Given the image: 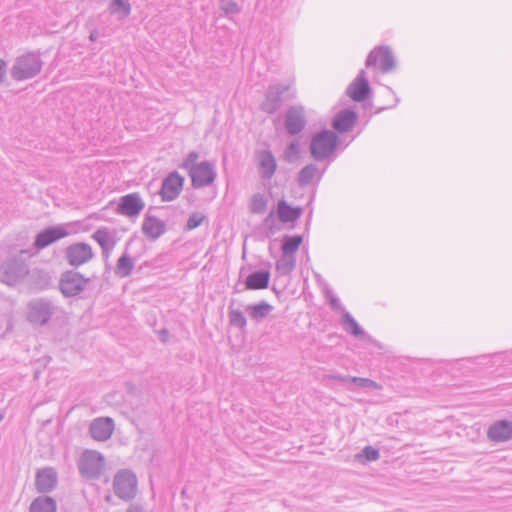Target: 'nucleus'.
Returning <instances> with one entry per match:
<instances>
[{"instance_id": "obj_1", "label": "nucleus", "mask_w": 512, "mask_h": 512, "mask_svg": "<svg viewBox=\"0 0 512 512\" xmlns=\"http://www.w3.org/2000/svg\"><path fill=\"white\" fill-rule=\"evenodd\" d=\"M339 144L336 132L323 129L315 133L309 144V152L316 162L332 161Z\"/></svg>"}, {"instance_id": "obj_2", "label": "nucleus", "mask_w": 512, "mask_h": 512, "mask_svg": "<svg viewBox=\"0 0 512 512\" xmlns=\"http://www.w3.org/2000/svg\"><path fill=\"white\" fill-rule=\"evenodd\" d=\"M62 309L48 298H37L27 304L26 319L33 327H42L58 316Z\"/></svg>"}, {"instance_id": "obj_3", "label": "nucleus", "mask_w": 512, "mask_h": 512, "mask_svg": "<svg viewBox=\"0 0 512 512\" xmlns=\"http://www.w3.org/2000/svg\"><path fill=\"white\" fill-rule=\"evenodd\" d=\"M42 60L36 53L29 52L16 58L10 74L16 81H24L36 77L42 70Z\"/></svg>"}, {"instance_id": "obj_4", "label": "nucleus", "mask_w": 512, "mask_h": 512, "mask_svg": "<svg viewBox=\"0 0 512 512\" xmlns=\"http://www.w3.org/2000/svg\"><path fill=\"white\" fill-rule=\"evenodd\" d=\"M285 94H287L285 98H294L296 96V91L291 84L270 85L265 99L261 103L262 111L268 114L275 113L280 108Z\"/></svg>"}, {"instance_id": "obj_5", "label": "nucleus", "mask_w": 512, "mask_h": 512, "mask_svg": "<svg viewBox=\"0 0 512 512\" xmlns=\"http://www.w3.org/2000/svg\"><path fill=\"white\" fill-rule=\"evenodd\" d=\"M113 490L124 501L132 500L137 492V477L127 469L118 471L113 479Z\"/></svg>"}, {"instance_id": "obj_6", "label": "nucleus", "mask_w": 512, "mask_h": 512, "mask_svg": "<svg viewBox=\"0 0 512 512\" xmlns=\"http://www.w3.org/2000/svg\"><path fill=\"white\" fill-rule=\"evenodd\" d=\"M365 66L378 67L382 73L386 74L395 69L396 59L388 46H378L368 54Z\"/></svg>"}, {"instance_id": "obj_7", "label": "nucleus", "mask_w": 512, "mask_h": 512, "mask_svg": "<svg viewBox=\"0 0 512 512\" xmlns=\"http://www.w3.org/2000/svg\"><path fill=\"white\" fill-rule=\"evenodd\" d=\"M104 467L103 456L93 450H86L80 457L78 468L81 475L87 479H97Z\"/></svg>"}, {"instance_id": "obj_8", "label": "nucleus", "mask_w": 512, "mask_h": 512, "mask_svg": "<svg viewBox=\"0 0 512 512\" xmlns=\"http://www.w3.org/2000/svg\"><path fill=\"white\" fill-rule=\"evenodd\" d=\"M89 281V278H85L79 272L66 271L60 278L59 288L64 296L74 297L86 288Z\"/></svg>"}, {"instance_id": "obj_9", "label": "nucleus", "mask_w": 512, "mask_h": 512, "mask_svg": "<svg viewBox=\"0 0 512 512\" xmlns=\"http://www.w3.org/2000/svg\"><path fill=\"white\" fill-rule=\"evenodd\" d=\"M191 178V185L195 189H201L214 183L217 173L215 165L209 161H202L188 173Z\"/></svg>"}, {"instance_id": "obj_10", "label": "nucleus", "mask_w": 512, "mask_h": 512, "mask_svg": "<svg viewBox=\"0 0 512 512\" xmlns=\"http://www.w3.org/2000/svg\"><path fill=\"white\" fill-rule=\"evenodd\" d=\"M184 177L177 171L169 173L162 181L159 191L161 200L164 202L174 201L179 197L184 186Z\"/></svg>"}, {"instance_id": "obj_11", "label": "nucleus", "mask_w": 512, "mask_h": 512, "mask_svg": "<svg viewBox=\"0 0 512 512\" xmlns=\"http://www.w3.org/2000/svg\"><path fill=\"white\" fill-rule=\"evenodd\" d=\"M94 257L92 247L88 243H75L65 249V258L70 266L79 267Z\"/></svg>"}, {"instance_id": "obj_12", "label": "nucleus", "mask_w": 512, "mask_h": 512, "mask_svg": "<svg viewBox=\"0 0 512 512\" xmlns=\"http://www.w3.org/2000/svg\"><path fill=\"white\" fill-rule=\"evenodd\" d=\"M284 126L289 135H297L306 126V115L303 106H292L285 114Z\"/></svg>"}, {"instance_id": "obj_13", "label": "nucleus", "mask_w": 512, "mask_h": 512, "mask_svg": "<svg viewBox=\"0 0 512 512\" xmlns=\"http://www.w3.org/2000/svg\"><path fill=\"white\" fill-rule=\"evenodd\" d=\"M347 95L356 102H362L368 98L371 88L365 70H360L356 78L349 84Z\"/></svg>"}, {"instance_id": "obj_14", "label": "nucleus", "mask_w": 512, "mask_h": 512, "mask_svg": "<svg viewBox=\"0 0 512 512\" xmlns=\"http://www.w3.org/2000/svg\"><path fill=\"white\" fill-rule=\"evenodd\" d=\"M145 203L138 193H130L120 198L117 212L121 215L134 217L141 213Z\"/></svg>"}, {"instance_id": "obj_15", "label": "nucleus", "mask_w": 512, "mask_h": 512, "mask_svg": "<svg viewBox=\"0 0 512 512\" xmlns=\"http://www.w3.org/2000/svg\"><path fill=\"white\" fill-rule=\"evenodd\" d=\"M58 483V474L53 467H45L37 470L35 487L39 493H49L55 489Z\"/></svg>"}, {"instance_id": "obj_16", "label": "nucleus", "mask_w": 512, "mask_h": 512, "mask_svg": "<svg viewBox=\"0 0 512 512\" xmlns=\"http://www.w3.org/2000/svg\"><path fill=\"white\" fill-rule=\"evenodd\" d=\"M115 425L110 417H98L89 426V433L94 440L106 441L113 434Z\"/></svg>"}, {"instance_id": "obj_17", "label": "nucleus", "mask_w": 512, "mask_h": 512, "mask_svg": "<svg viewBox=\"0 0 512 512\" xmlns=\"http://www.w3.org/2000/svg\"><path fill=\"white\" fill-rule=\"evenodd\" d=\"M68 231L63 226H51L39 232L35 238L34 246L44 249L54 242L68 236Z\"/></svg>"}, {"instance_id": "obj_18", "label": "nucleus", "mask_w": 512, "mask_h": 512, "mask_svg": "<svg viewBox=\"0 0 512 512\" xmlns=\"http://www.w3.org/2000/svg\"><path fill=\"white\" fill-rule=\"evenodd\" d=\"M258 172L263 180H270L275 174L277 162L270 150H261L256 153Z\"/></svg>"}, {"instance_id": "obj_19", "label": "nucleus", "mask_w": 512, "mask_h": 512, "mask_svg": "<svg viewBox=\"0 0 512 512\" xmlns=\"http://www.w3.org/2000/svg\"><path fill=\"white\" fill-rule=\"evenodd\" d=\"M357 119L358 115L355 111L344 109L335 115L332 121V127L336 132L346 133L353 129Z\"/></svg>"}, {"instance_id": "obj_20", "label": "nucleus", "mask_w": 512, "mask_h": 512, "mask_svg": "<svg viewBox=\"0 0 512 512\" xmlns=\"http://www.w3.org/2000/svg\"><path fill=\"white\" fill-rule=\"evenodd\" d=\"M488 438L493 442H505L512 438V422L499 420L493 423L488 431Z\"/></svg>"}, {"instance_id": "obj_21", "label": "nucleus", "mask_w": 512, "mask_h": 512, "mask_svg": "<svg viewBox=\"0 0 512 512\" xmlns=\"http://www.w3.org/2000/svg\"><path fill=\"white\" fill-rule=\"evenodd\" d=\"M166 231V224L163 220L146 215L142 223V232L150 240H157Z\"/></svg>"}, {"instance_id": "obj_22", "label": "nucleus", "mask_w": 512, "mask_h": 512, "mask_svg": "<svg viewBox=\"0 0 512 512\" xmlns=\"http://www.w3.org/2000/svg\"><path fill=\"white\" fill-rule=\"evenodd\" d=\"M324 172L325 169L320 170L318 166L314 163L307 164L298 172L297 182L301 187H305L312 184L314 180H316V182H319Z\"/></svg>"}, {"instance_id": "obj_23", "label": "nucleus", "mask_w": 512, "mask_h": 512, "mask_svg": "<svg viewBox=\"0 0 512 512\" xmlns=\"http://www.w3.org/2000/svg\"><path fill=\"white\" fill-rule=\"evenodd\" d=\"M270 272L268 270H258L249 274L245 280V286L249 290L265 289L269 285Z\"/></svg>"}, {"instance_id": "obj_24", "label": "nucleus", "mask_w": 512, "mask_h": 512, "mask_svg": "<svg viewBox=\"0 0 512 512\" xmlns=\"http://www.w3.org/2000/svg\"><path fill=\"white\" fill-rule=\"evenodd\" d=\"M277 215L282 223L297 221L302 215L300 207H291L285 200H280L277 204Z\"/></svg>"}, {"instance_id": "obj_25", "label": "nucleus", "mask_w": 512, "mask_h": 512, "mask_svg": "<svg viewBox=\"0 0 512 512\" xmlns=\"http://www.w3.org/2000/svg\"><path fill=\"white\" fill-rule=\"evenodd\" d=\"M342 324L344 326V329L353 336L363 337L365 339L371 340L379 348H381L380 344H378L375 340H372L370 336L366 335L365 331L359 326L357 321L349 312H344V314L342 315Z\"/></svg>"}, {"instance_id": "obj_26", "label": "nucleus", "mask_w": 512, "mask_h": 512, "mask_svg": "<svg viewBox=\"0 0 512 512\" xmlns=\"http://www.w3.org/2000/svg\"><path fill=\"white\" fill-rule=\"evenodd\" d=\"M296 267V256L282 253L281 257L277 260L275 268L280 276L290 275Z\"/></svg>"}, {"instance_id": "obj_27", "label": "nucleus", "mask_w": 512, "mask_h": 512, "mask_svg": "<svg viewBox=\"0 0 512 512\" xmlns=\"http://www.w3.org/2000/svg\"><path fill=\"white\" fill-rule=\"evenodd\" d=\"M57 505L53 498L39 496L30 505V512H56Z\"/></svg>"}, {"instance_id": "obj_28", "label": "nucleus", "mask_w": 512, "mask_h": 512, "mask_svg": "<svg viewBox=\"0 0 512 512\" xmlns=\"http://www.w3.org/2000/svg\"><path fill=\"white\" fill-rule=\"evenodd\" d=\"M245 310L253 320L260 321L268 316L273 310V306L262 301L258 304L247 305Z\"/></svg>"}, {"instance_id": "obj_29", "label": "nucleus", "mask_w": 512, "mask_h": 512, "mask_svg": "<svg viewBox=\"0 0 512 512\" xmlns=\"http://www.w3.org/2000/svg\"><path fill=\"white\" fill-rule=\"evenodd\" d=\"M92 238L99 244L102 250H106L107 247H114L116 241L108 228H99L93 234Z\"/></svg>"}, {"instance_id": "obj_30", "label": "nucleus", "mask_w": 512, "mask_h": 512, "mask_svg": "<svg viewBox=\"0 0 512 512\" xmlns=\"http://www.w3.org/2000/svg\"><path fill=\"white\" fill-rule=\"evenodd\" d=\"M134 268V261L127 253H124L117 261L115 275L120 278L128 277Z\"/></svg>"}, {"instance_id": "obj_31", "label": "nucleus", "mask_w": 512, "mask_h": 512, "mask_svg": "<svg viewBox=\"0 0 512 512\" xmlns=\"http://www.w3.org/2000/svg\"><path fill=\"white\" fill-rule=\"evenodd\" d=\"M302 241L303 238L300 235L284 236L281 244L282 253L288 255H295Z\"/></svg>"}, {"instance_id": "obj_32", "label": "nucleus", "mask_w": 512, "mask_h": 512, "mask_svg": "<svg viewBox=\"0 0 512 512\" xmlns=\"http://www.w3.org/2000/svg\"><path fill=\"white\" fill-rule=\"evenodd\" d=\"M7 273L21 278L28 274V267L22 260L15 258L7 263Z\"/></svg>"}, {"instance_id": "obj_33", "label": "nucleus", "mask_w": 512, "mask_h": 512, "mask_svg": "<svg viewBox=\"0 0 512 512\" xmlns=\"http://www.w3.org/2000/svg\"><path fill=\"white\" fill-rule=\"evenodd\" d=\"M300 152V143L298 140L295 139L291 141L284 149L283 158L288 163H294L299 159Z\"/></svg>"}, {"instance_id": "obj_34", "label": "nucleus", "mask_w": 512, "mask_h": 512, "mask_svg": "<svg viewBox=\"0 0 512 512\" xmlns=\"http://www.w3.org/2000/svg\"><path fill=\"white\" fill-rule=\"evenodd\" d=\"M111 12L119 14L120 18H126L131 12L128 0H113L110 6Z\"/></svg>"}, {"instance_id": "obj_35", "label": "nucleus", "mask_w": 512, "mask_h": 512, "mask_svg": "<svg viewBox=\"0 0 512 512\" xmlns=\"http://www.w3.org/2000/svg\"><path fill=\"white\" fill-rule=\"evenodd\" d=\"M219 7L221 11H223L224 15L229 19H232L235 15L241 12L240 6L233 0H221Z\"/></svg>"}, {"instance_id": "obj_36", "label": "nucleus", "mask_w": 512, "mask_h": 512, "mask_svg": "<svg viewBox=\"0 0 512 512\" xmlns=\"http://www.w3.org/2000/svg\"><path fill=\"white\" fill-rule=\"evenodd\" d=\"M267 198L261 193L254 194L251 199L250 210L252 213L261 214L266 210Z\"/></svg>"}, {"instance_id": "obj_37", "label": "nucleus", "mask_w": 512, "mask_h": 512, "mask_svg": "<svg viewBox=\"0 0 512 512\" xmlns=\"http://www.w3.org/2000/svg\"><path fill=\"white\" fill-rule=\"evenodd\" d=\"M229 320L231 325L241 329L245 328L247 325V320L243 312L238 309H229Z\"/></svg>"}, {"instance_id": "obj_38", "label": "nucleus", "mask_w": 512, "mask_h": 512, "mask_svg": "<svg viewBox=\"0 0 512 512\" xmlns=\"http://www.w3.org/2000/svg\"><path fill=\"white\" fill-rule=\"evenodd\" d=\"M198 159H199V153L196 151H191L183 159V161L179 165V167L181 169L186 170L189 173L198 165V163H197Z\"/></svg>"}, {"instance_id": "obj_39", "label": "nucleus", "mask_w": 512, "mask_h": 512, "mask_svg": "<svg viewBox=\"0 0 512 512\" xmlns=\"http://www.w3.org/2000/svg\"><path fill=\"white\" fill-rule=\"evenodd\" d=\"M362 457L365 458L367 461H376L380 458V452L378 449L372 447V446H366L363 448L361 454H358L356 456L357 459H361Z\"/></svg>"}, {"instance_id": "obj_40", "label": "nucleus", "mask_w": 512, "mask_h": 512, "mask_svg": "<svg viewBox=\"0 0 512 512\" xmlns=\"http://www.w3.org/2000/svg\"><path fill=\"white\" fill-rule=\"evenodd\" d=\"M205 215L201 212L192 213L186 223V230H193L199 227L202 222L205 220Z\"/></svg>"}, {"instance_id": "obj_41", "label": "nucleus", "mask_w": 512, "mask_h": 512, "mask_svg": "<svg viewBox=\"0 0 512 512\" xmlns=\"http://www.w3.org/2000/svg\"><path fill=\"white\" fill-rule=\"evenodd\" d=\"M351 383H353L356 386L361 387V388H372V389L380 388L378 383H376L375 381L368 379V378L352 376Z\"/></svg>"}, {"instance_id": "obj_42", "label": "nucleus", "mask_w": 512, "mask_h": 512, "mask_svg": "<svg viewBox=\"0 0 512 512\" xmlns=\"http://www.w3.org/2000/svg\"><path fill=\"white\" fill-rule=\"evenodd\" d=\"M327 299L329 301V304H330L331 308L334 311L341 312L342 315L344 314V312H347L345 310V308L342 306L339 298L335 294H333L332 292H328L327 293Z\"/></svg>"}, {"instance_id": "obj_43", "label": "nucleus", "mask_w": 512, "mask_h": 512, "mask_svg": "<svg viewBox=\"0 0 512 512\" xmlns=\"http://www.w3.org/2000/svg\"><path fill=\"white\" fill-rule=\"evenodd\" d=\"M330 379H335L337 381H340V382H343V383H346V382H351V378L352 376H348V375H339V374H335V375H330L328 376Z\"/></svg>"}, {"instance_id": "obj_44", "label": "nucleus", "mask_w": 512, "mask_h": 512, "mask_svg": "<svg viewBox=\"0 0 512 512\" xmlns=\"http://www.w3.org/2000/svg\"><path fill=\"white\" fill-rule=\"evenodd\" d=\"M6 75V62L0 59V84L3 82Z\"/></svg>"}, {"instance_id": "obj_45", "label": "nucleus", "mask_w": 512, "mask_h": 512, "mask_svg": "<svg viewBox=\"0 0 512 512\" xmlns=\"http://www.w3.org/2000/svg\"><path fill=\"white\" fill-rule=\"evenodd\" d=\"M159 339L161 342L165 343L168 341L169 338V332L166 329H162L158 332Z\"/></svg>"}, {"instance_id": "obj_46", "label": "nucleus", "mask_w": 512, "mask_h": 512, "mask_svg": "<svg viewBox=\"0 0 512 512\" xmlns=\"http://www.w3.org/2000/svg\"><path fill=\"white\" fill-rule=\"evenodd\" d=\"M89 39L94 42L98 39V32L95 30V31H92L89 35Z\"/></svg>"}, {"instance_id": "obj_47", "label": "nucleus", "mask_w": 512, "mask_h": 512, "mask_svg": "<svg viewBox=\"0 0 512 512\" xmlns=\"http://www.w3.org/2000/svg\"><path fill=\"white\" fill-rule=\"evenodd\" d=\"M114 247H107L106 250H102V253L103 255L105 256V258H108L109 257V254L110 252L113 250Z\"/></svg>"}, {"instance_id": "obj_48", "label": "nucleus", "mask_w": 512, "mask_h": 512, "mask_svg": "<svg viewBox=\"0 0 512 512\" xmlns=\"http://www.w3.org/2000/svg\"><path fill=\"white\" fill-rule=\"evenodd\" d=\"M270 217H271V215H269V217H267V218L265 219V222H266V223L269 221V218H270Z\"/></svg>"}, {"instance_id": "obj_49", "label": "nucleus", "mask_w": 512, "mask_h": 512, "mask_svg": "<svg viewBox=\"0 0 512 512\" xmlns=\"http://www.w3.org/2000/svg\"><path fill=\"white\" fill-rule=\"evenodd\" d=\"M3 416L0 414V421L2 420Z\"/></svg>"}]
</instances>
